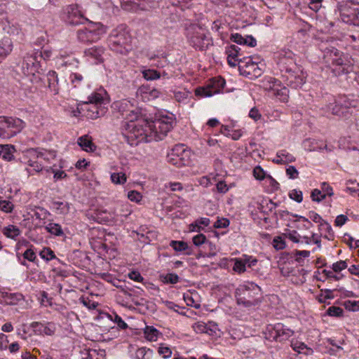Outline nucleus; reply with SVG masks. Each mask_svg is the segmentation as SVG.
<instances>
[{
  "label": "nucleus",
  "mask_w": 359,
  "mask_h": 359,
  "mask_svg": "<svg viewBox=\"0 0 359 359\" xmlns=\"http://www.w3.org/2000/svg\"><path fill=\"white\" fill-rule=\"evenodd\" d=\"M31 327L33 328L39 327V331H41V332L46 334L47 335H51L53 333V330L50 328H49L47 326L43 325V324H41V323H39V322H33L31 324Z\"/></svg>",
  "instance_id": "36"
},
{
  "label": "nucleus",
  "mask_w": 359,
  "mask_h": 359,
  "mask_svg": "<svg viewBox=\"0 0 359 359\" xmlns=\"http://www.w3.org/2000/svg\"><path fill=\"white\" fill-rule=\"evenodd\" d=\"M273 95L279 96L283 101H286L287 100L288 90L285 87L281 88L280 89H273Z\"/></svg>",
  "instance_id": "40"
},
{
  "label": "nucleus",
  "mask_w": 359,
  "mask_h": 359,
  "mask_svg": "<svg viewBox=\"0 0 359 359\" xmlns=\"http://www.w3.org/2000/svg\"><path fill=\"white\" fill-rule=\"evenodd\" d=\"M289 196L297 203H301L303 200L302 192L297 189L292 190L289 194Z\"/></svg>",
  "instance_id": "46"
},
{
  "label": "nucleus",
  "mask_w": 359,
  "mask_h": 359,
  "mask_svg": "<svg viewBox=\"0 0 359 359\" xmlns=\"http://www.w3.org/2000/svg\"><path fill=\"white\" fill-rule=\"evenodd\" d=\"M153 124V128H156V124H158V128L160 129L161 133L166 135L168 132H169L172 128V118H170V123H164L160 121H158L155 123H151Z\"/></svg>",
  "instance_id": "31"
},
{
  "label": "nucleus",
  "mask_w": 359,
  "mask_h": 359,
  "mask_svg": "<svg viewBox=\"0 0 359 359\" xmlns=\"http://www.w3.org/2000/svg\"><path fill=\"white\" fill-rule=\"evenodd\" d=\"M294 161L295 157L292 154L285 150H280L277 152L276 157L273 160V162L276 164L283 165L294 162Z\"/></svg>",
  "instance_id": "16"
},
{
  "label": "nucleus",
  "mask_w": 359,
  "mask_h": 359,
  "mask_svg": "<svg viewBox=\"0 0 359 359\" xmlns=\"http://www.w3.org/2000/svg\"><path fill=\"white\" fill-rule=\"evenodd\" d=\"M179 276L175 273H168L164 276L163 282L165 283L175 284L179 281Z\"/></svg>",
  "instance_id": "45"
},
{
  "label": "nucleus",
  "mask_w": 359,
  "mask_h": 359,
  "mask_svg": "<svg viewBox=\"0 0 359 359\" xmlns=\"http://www.w3.org/2000/svg\"><path fill=\"white\" fill-rule=\"evenodd\" d=\"M49 170H50L52 172L54 173L53 178L55 181L58 180L64 179L67 176L66 172L63 170H55L54 169H53L51 168L49 170H47V171H49Z\"/></svg>",
  "instance_id": "57"
},
{
  "label": "nucleus",
  "mask_w": 359,
  "mask_h": 359,
  "mask_svg": "<svg viewBox=\"0 0 359 359\" xmlns=\"http://www.w3.org/2000/svg\"><path fill=\"white\" fill-rule=\"evenodd\" d=\"M273 245L278 250H283L286 247L285 241L280 236H277L273 238Z\"/></svg>",
  "instance_id": "43"
},
{
  "label": "nucleus",
  "mask_w": 359,
  "mask_h": 359,
  "mask_svg": "<svg viewBox=\"0 0 359 359\" xmlns=\"http://www.w3.org/2000/svg\"><path fill=\"white\" fill-rule=\"evenodd\" d=\"M210 220L209 218L202 217L200 219H198L196 222V224H190L189 231H200L201 229V227L199 226V224L207 226L210 224Z\"/></svg>",
  "instance_id": "27"
},
{
  "label": "nucleus",
  "mask_w": 359,
  "mask_h": 359,
  "mask_svg": "<svg viewBox=\"0 0 359 359\" xmlns=\"http://www.w3.org/2000/svg\"><path fill=\"white\" fill-rule=\"evenodd\" d=\"M13 205L8 201L1 200L0 202V210L5 212H11L13 210Z\"/></svg>",
  "instance_id": "47"
},
{
  "label": "nucleus",
  "mask_w": 359,
  "mask_h": 359,
  "mask_svg": "<svg viewBox=\"0 0 359 359\" xmlns=\"http://www.w3.org/2000/svg\"><path fill=\"white\" fill-rule=\"evenodd\" d=\"M103 53L104 49L102 47L93 46L85 50L84 57H86L88 61H92L94 63L97 64L103 61Z\"/></svg>",
  "instance_id": "15"
},
{
  "label": "nucleus",
  "mask_w": 359,
  "mask_h": 359,
  "mask_svg": "<svg viewBox=\"0 0 359 359\" xmlns=\"http://www.w3.org/2000/svg\"><path fill=\"white\" fill-rule=\"evenodd\" d=\"M82 359H98L97 351L95 349L87 350L83 352Z\"/></svg>",
  "instance_id": "48"
},
{
  "label": "nucleus",
  "mask_w": 359,
  "mask_h": 359,
  "mask_svg": "<svg viewBox=\"0 0 359 359\" xmlns=\"http://www.w3.org/2000/svg\"><path fill=\"white\" fill-rule=\"evenodd\" d=\"M277 329V324L274 326L268 327L267 331L265 332V338L271 341H278V333Z\"/></svg>",
  "instance_id": "30"
},
{
  "label": "nucleus",
  "mask_w": 359,
  "mask_h": 359,
  "mask_svg": "<svg viewBox=\"0 0 359 359\" xmlns=\"http://www.w3.org/2000/svg\"><path fill=\"white\" fill-rule=\"evenodd\" d=\"M110 49L118 53L125 55L131 48L130 43L131 38L126 31V25H120L112 30L109 36Z\"/></svg>",
  "instance_id": "5"
},
{
  "label": "nucleus",
  "mask_w": 359,
  "mask_h": 359,
  "mask_svg": "<svg viewBox=\"0 0 359 359\" xmlns=\"http://www.w3.org/2000/svg\"><path fill=\"white\" fill-rule=\"evenodd\" d=\"M141 197L140 194L136 191H130L128 194V198L132 201H139Z\"/></svg>",
  "instance_id": "64"
},
{
  "label": "nucleus",
  "mask_w": 359,
  "mask_h": 359,
  "mask_svg": "<svg viewBox=\"0 0 359 359\" xmlns=\"http://www.w3.org/2000/svg\"><path fill=\"white\" fill-rule=\"evenodd\" d=\"M71 81L76 87L83 79L81 74L79 73H73L70 76Z\"/></svg>",
  "instance_id": "56"
},
{
  "label": "nucleus",
  "mask_w": 359,
  "mask_h": 359,
  "mask_svg": "<svg viewBox=\"0 0 359 359\" xmlns=\"http://www.w3.org/2000/svg\"><path fill=\"white\" fill-rule=\"evenodd\" d=\"M286 174L289 176L290 179H296L298 177L299 172L294 166L290 165L286 169Z\"/></svg>",
  "instance_id": "55"
},
{
  "label": "nucleus",
  "mask_w": 359,
  "mask_h": 359,
  "mask_svg": "<svg viewBox=\"0 0 359 359\" xmlns=\"http://www.w3.org/2000/svg\"><path fill=\"white\" fill-rule=\"evenodd\" d=\"M111 180L114 184H121L126 181V177L124 173H112L111 175Z\"/></svg>",
  "instance_id": "37"
},
{
  "label": "nucleus",
  "mask_w": 359,
  "mask_h": 359,
  "mask_svg": "<svg viewBox=\"0 0 359 359\" xmlns=\"http://www.w3.org/2000/svg\"><path fill=\"white\" fill-rule=\"evenodd\" d=\"M230 39L232 41L236 43L237 44L244 45L245 38H244L241 34L236 33V34H232L231 35Z\"/></svg>",
  "instance_id": "54"
},
{
  "label": "nucleus",
  "mask_w": 359,
  "mask_h": 359,
  "mask_svg": "<svg viewBox=\"0 0 359 359\" xmlns=\"http://www.w3.org/2000/svg\"><path fill=\"white\" fill-rule=\"evenodd\" d=\"M189 151L186 150L184 144H176L171 150L170 156L175 157L184 156L189 158Z\"/></svg>",
  "instance_id": "23"
},
{
  "label": "nucleus",
  "mask_w": 359,
  "mask_h": 359,
  "mask_svg": "<svg viewBox=\"0 0 359 359\" xmlns=\"http://www.w3.org/2000/svg\"><path fill=\"white\" fill-rule=\"evenodd\" d=\"M15 149L11 144H0V158L2 159L10 161L13 158V153Z\"/></svg>",
  "instance_id": "18"
},
{
  "label": "nucleus",
  "mask_w": 359,
  "mask_h": 359,
  "mask_svg": "<svg viewBox=\"0 0 359 359\" xmlns=\"http://www.w3.org/2000/svg\"><path fill=\"white\" fill-rule=\"evenodd\" d=\"M192 240H193L194 244L196 246L201 245L202 244L205 243L207 241L206 237L202 233H199V234L194 236Z\"/></svg>",
  "instance_id": "50"
},
{
  "label": "nucleus",
  "mask_w": 359,
  "mask_h": 359,
  "mask_svg": "<svg viewBox=\"0 0 359 359\" xmlns=\"http://www.w3.org/2000/svg\"><path fill=\"white\" fill-rule=\"evenodd\" d=\"M235 297L238 305L250 308L261 302L262 290L257 284L252 282H246L239 285L236 289Z\"/></svg>",
  "instance_id": "4"
},
{
  "label": "nucleus",
  "mask_w": 359,
  "mask_h": 359,
  "mask_svg": "<svg viewBox=\"0 0 359 359\" xmlns=\"http://www.w3.org/2000/svg\"><path fill=\"white\" fill-rule=\"evenodd\" d=\"M233 45L230 46L227 48L226 53L227 54V58H230L231 60H234L235 61H238L239 62V60L241 58L236 57V53L233 51Z\"/></svg>",
  "instance_id": "60"
},
{
  "label": "nucleus",
  "mask_w": 359,
  "mask_h": 359,
  "mask_svg": "<svg viewBox=\"0 0 359 359\" xmlns=\"http://www.w3.org/2000/svg\"><path fill=\"white\" fill-rule=\"evenodd\" d=\"M329 108L332 114L346 118V111L344 110L343 107L337 103V100L335 101L334 105L331 104Z\"/></svg>",
  "instance_id": "28"
},
{
  "label": "nucleus",
  "mask_w": 359,
  "mask_h": 359,
  "mask_svg": "<svg viewBox=\"0 0 359 359\" xmlns=\"http://www.w3.org/2000/svg\"><path fill=\"white\" fill-rule=\"evenodd\" d=\"M44 228L48 233L57 236H60L64 234L62 227L59 224L49 223L45 226Z\"/></svg>",
  "instance_id": "24"
},
{
  "label": "nucleus",
  "mask_w": 359,
  "mask_h": 359,
  "mask_svg": "<svg viewBox=\"0 0 359 359\" xmlns=\"http://www.w3.org/2000/svg\"><path fill=\"white\" fill-rule=\"evenodd\" d=\"M323 59L325 63L332 66V72L336 76L347 74L353 69L348 56L333 46L326 47L323 50Z\"/></svg>",
  "instance_id": "3"
},
{
  "label": "nucleus",
  "mask_w": 359,
  "mask_h": 359,
  "mask_svg": "<svg viewBox=\"0 0 359 359\" xmlns=\"http://www.w3.org/2000/svg\"><path fill=\"white\" fill-rule=\"evenodd\" d=\"M225 80L222 77L212 78L203 87H198L195 90V95L199 97H210L219 93L225 86Z\"/></svg>",
  "instance_id": "11"
},
{
  "label": "nucleus",
  "mask_w": 359,
  "mask_h": 359,
  "mask_svg": "<svg viewBox=\"0 0 359 359\" xmlns=\"http://www.w3.org/2000/svg\"><path fill=\"white\" fill-rule=\"evenodd\" d=\"M238 70L241 75L250 78H257L262 74V69L257 62L252 61L250 57H243L238 63Z\"/></svg>",
  "instance_id": "10"
},
{
  "label": "nucleus",
  "mask_w": 359,
  "mask_h": 359,
  "mask_svg": "<svg viewBox=\"0 0 359 359\" xmlns=\"http://www.w3.org/2000/svg\"><path fill=\"white\" fill-rule=\"evenodd\" d=\"M123 116H125V118L128 120L126 123H137L140 118H143L142 117L140 111L135 109L130 110L129 111H126V114H123Z\"/></svg>",
  "instance_id": "22"
},
{
  "label": "nucleus",
  "mask_w": 359,
  "mask_h": 359,
  "mask_svg": "<svg viewBox=\"0 0 359 359\" xmlns=\"http://www.w3.org/2000/svg\"><path fill=\"white\" fill-rule=\"evenodd\" d=\"M284 60L285 58H281L279 62V65L282 71L285 70L287 73L289 74V75L287 76V85L294 89L301 88L305 83V77L302 72H301V75L296 74L295 70L293 69L292 67H289L285 65V62Z\"/></svg>",
  "instance_id": "14"
},
{
  "label": "nucleus",
  "mask_w": 359,
  "mask_h": 359,
  "mask_svg": "<svg viewBox=\"0 0 359 359\" xmlns=\"http://www.w3.org/2000/svg\"><path fill=\"white\" fill-rule=\"evenodd\" d=\"M64 15L65 22L73 26L85 25L88 20L81 13L77 4L67 6L64 10Z\"/></svg>",
  "instance_id": "12"
},
{
  "label": "nucleus",
  "mask_w": 359,
  "mask_h": 359,
  "mask_svg": "<svg viewBox=\"0 0 359 359\" xmlns=\"http://www.w3.org/2000/svg\"><path fill=\"white\" fill-rule=\"evenodd\" d=\"M1 297L4 298L5 302L8 304H16L18 302L23 299V296L20 293H9L1 292Z\"/></svg>",
  "instance_id": "20"
},
{
  "label": "nucleus",
  "mask_w": 359,
  "mask_h": 359,
  "mask_svg": "<svg viewBox=\"0 0 359 359\" xmlns=\"http://www.w3.org/2000/svg\"><path fill=\"white\" fill-rule=\"evenodd\" d=\"M339 17L344 22L359 26V3L355 1H347L340 3L337 6Z\"/></svg>",
  "instance_id": "7"
},
{
  "label": "nucleus",
  "mask_w": 359,
  "mask_h": 359,
  "mask_svg": "<svg viewBox=\"0 0 359 359\" xmlns=\"http://www.w3.org/2000/svg\"><path fill=\"white\" fill-rule=\"evenodd\" d=\"M114 321L117 324L118 327L122 330H125L128 327L127 323L117 314H115Z\"/></svg>",
  "instance_id": "61"
},
{
  "label": "nucleus",
  "mask_w": 359,
  "mask_h": 359,
  "mask_svg": "<svg viewBox=\"0 0 359 359\" xmlns=\"http://www.w3.org/2000/svg\"><path fill=\"white\" fill-rule=\"evenodd\" d=\"M229 220L226 218L219 219L215 222L214 227L216 229L225 228L229 225Z\"/></svg>",
  "instance_id": "53"
},
{
  "label": "nucleus",
  "mask_w": 359,
  "mask_h": 359,
  "mask_svg": "<svg viewBox=\"0 0 359 359\" xmlns=\"http://www.w3.org/2000/svg\"><path fill=\"white\" fill-rule=\"evenodd\" d=\"M128 277L136 282H142L143 280V277L141 276V274L138 271H131L128 274Z\"/></svg>",
  "instance_id": "63"
},
{
  "label": "nucleus",
  "mask_w": 359,
  "mask_h": 359,
  "mask_svg": "<svg viewBox=\"0 0 359 359\" xmlns=\"http://www.w3.org/2000/svg\"><path fill=\"white\" fill-rule=\"evenodd\" d=\"M23 257L24 259L32 262H34L36 259L35 252L31 248L25 250V252L23 253Z\"/></svg>",
  "instance_id": "51"
},
{
  "label": "nucleus",
  "mask_w": 359,
  "mask_h": 359,
  "mask_svg": "<svg viewBox=\"0 0 359 359\" xmlns=\"http://www.w3.org/2000/svg\"><path fill=\"white\" fill-rule=\"evenodd\" d=\"M3 233L8 238H15L20 235V231L14 225H8L4 228Z\"/></svg>",
  "instance_id": "26"
},
{
  "label": "nucleus",
  "mask_w": 359,
  "mask_h": 359,
  "mask_svg": "<svg viewBox=\"0 0 359 359\" xmlns=\"http://www.w3.org/2000/svg\"><path fill=\"white\" fill-rule=\"evenodd\" d=\"M189 92L187 91H178L174 94V97L178 102H180L187 98Z\"/></svg>",
  "instance_id": "59"
},
{
  "label": "nucleus",
  "mask_w": 359,
  "mask_h": 359,
  "mask_svg": "<svg viewBox=\"0 0 359 359\" xmlns=\"http://www.w3.org/2000/svg\"><path fill=\"white\" fill-rule=\"evenodd\" d=\"M321 189L323 194H326V196H332L334 194L332 188L327 182L322 183Z\"/></svg>",
  "instance_id": "62"
},
{
  "label": "nucleus",
  "mask_w": 359,
  "mask_h": 359,
  "mask_svg": "<svg viewBox=\"0 0 359 359\" xmlns=\"http://www.w3.org/2000/svg\"><path fill=\"white\" fill-rule=\"evenodd\" d=\"M311 197L313 201L320 202L326 197V194H322V191L315 189L311 191Z\"/></svg>",
  "instance_id": "39"
},
{
  "label": "nucleus",
  "mask_w": 359,
  "mask_h": 359,
  "mask_svg": "<svg viewBox=\"0 0 359 359\" xmlns=\"http://www.w3.org/2000/svg\"><path fill=\"white\" fill-rule=\"evenodd\" d=\"M143 76L147 80H154L160 78V73L154 69H146L142 72Z\"/></svg>",
  "instance_id": "34"
},
{
  "label": "nucleus",
  "mask_w": 359,
  "mask_h": 359,
  "mask_svg": "<svg viewBox=\"0 0 359 359\" xmlns=\"http://www.w3.org/2000/svg\"><path fill=\"white\" fill-rule=\"evenodd\" d=\"M144 333L145 334L146 338L148 340L152 341L156 340L159 332L152 326H147L144 329Z\"/></svg>",
  "instance_id": "29"
},
{
  "label": "nucleus",
  "mask_w": 359,
  "mask_h": 359,
  "mask_svg": "<svg viewBox=\"0 0 359 359\" xmlns=\"http://www.w3.org/2000/svg\"><path fill=\"white\" fill-rule=\"evenodd\" d=\"M331 268L333 271L338 273L347 268V263L346 261L341 260L334 263Z\"/></svg>",
  "instance_id": "44"
},
{
  "label": "nucleus",
  "mask_w": 359,
  "mask_h": 359,
  "mask_svg": "<svg viewBox=\"0 0 359 359\" xmlns=\"http://www.w3.org/2000/svg\"><path fill=\"white\" fill-rule=\"evenodd\" d=\"M170 163L177 167H182L189 163V158H186L184 156L175 157L170 156Z\"/></svg>",
  "instance_id": "35"
},
{
  "label": "nucleus",
  "mask_w": 359,
  "mask_h": 359,
  "mask_svg": "<svg viewBox=\"0 0 359 359\" xmlns=\"http://www.w3.org/2000/svg\"><path fill=\"white\" fill-rule=\"evenodd\" d=\"M158 352L159 355H162L164 358L170 357L172 354L171 350L167 346H160Z\"/></svg>",
  "instance_id": "58"
},
{
  "label": "nucleus",
  "mask_w": 359,
  "mask_h": 359,
  "mask_svg": "<svg viewBox=\"0 0 359 359\" xmlns=\"http://www.w3.org/2000/svg\"><path fill=\"white\" fill-rule=\"evenodd\" d=\"M327 313L330 316L340 317L343 315V309L338 306H330L327 310Z\"/></svg>",
  "instance_id": "42"
},
{
  "label": "nucleus",
  "mask_w": 359,
  "mask_h": 359,
  "mask_svg": "<svg viewBox=\"0 0 359 359\" xmlns=\"http://www.w3.org/2000/svg\"><path fill=\"white\" fill-rule=\"evenodd\" d=\"M40 257L48 262L56 258L54 252L49 248H44L39 253Z\"/></svg>",
  "instance_id": "32"
},
{
  "label": "nucleus",
  "mask_w": 359,
  "mask_h": 359,
  "mask_svg": "<svg viewBox=\"0 0 359 359\" xmlns=\"http://www.w3.org/2000/svg\"><path fill=\"white\" fill-rule=\"evenodd\" d=\"M25 123L18 118L0 116V137L9 139L19 133Z\"/></svg>",
  "instance_id": "8"
},
{
  "label": "nucleus",
  "mask_w": 359,
  "mask_h": 359,
  "mask_svg": "<svg viewBox=\"0 0 359 359\" xmlns=\"http://www.w3.org/2000/svg\"><path fill=\"white\" fill-rule=\"evenodd\" d=\"M186 36L189 44L201 50L212 45V39L207 36V31L198 24H189L186 27Z\"/></svg>",
  "instance_id": "6"
},
{
  "label": "nucleus",
  "mask_w": 359,
  "mask_h": 359,
  "mask_svg": "<svg viewBox=\"0 0 359 359\" xmlns=\"http://www.w3.org/2000/svg\"><path fill=\"white\" fill-rule=\"evenodd\" d=\"M337 100V103L343 107L344 110L346 111V118L353 113L352 109L355 107V102L354 100H350L345 95L339 97Z\"/></svg>",
  "instance_id": "17"
},
{
  "label": "nucleus",
  "mask_w": 359,
  "mask_h": 359,
  "mask_svg": "<svg viewBox=\"0 0 359 359\" xmlns=\"http://www.w3.org/2000/svg\"><path fill=\"white\" fill-rule=\"evenodd\" d=\"M245 265L246 262L243 259H236L233 270L238 273H243L245 271Z\"/></svg>",
  "instance_id": "38"
},
{
  "label": "nucleus",
  "mask_w": 359,
  "mask_h": 359,
  "mask_svg": "<svg viewBox=\"0 0 359 359\" xmlns=\"http://www.w3.org/2000/svg\"><path fill=\"white\" fill-rule=\"evenodd\" d=\"M153 133V124L145 118H140L137 123H123L122 125V136L131 146L151 142L154 139Z\"/></svg>",
  "instance_id": "1"
},
{
  "label": "nucleus",
  "mask_w": 359,
  "mask_h": 359,
  "mask_svg": "<svg viewBox=\"0 0 359 359\" xmlns=\"http://www.w3.org/2000/svg\"><path fill=\"white\" fill-rule=\"evenodd\" d=\"M109 98L104 90L94 92L88 97V101L78 104L77 111L82 112L90 119H96L104 116L107 111Z\"/></svg>",
  "instance_id": "2"
},
{
  "label": "nucleus",
  "mask_w": 359,
  "mask_h": 359,
  "mask_svg": "<svg viewBox=\"0 0 359 359\" xmlns=\"http://www.w3.org/2000/svg\"><path fill=\"white\" fill-rule=\"evenodd\" d=\"M148 351H151L150 349H146L145 347L140 348L137 350L135 353V357L137 359H149L147 358V354Z\"/></svg>",
  "instance_id": "52"
},
{
  "label": "nucleus",
  "mask_w": 359,
  "mask_h": 359,
  "mask_svg": "<svg viewBox=\"0 0 359 359\" xmlns=\"http://www.w3.org/2000/svg\"><path fill=\"white\" fill-rule=\"evenodd\" d=\"M277 330L278 333V341H283L288 339L294 332L288 328H285L283 324H277Z\"/></svg>",
  "instance_id": "21"
},
{
  "label": "nucleus",
  "mask_w": 359,
  "mask_h": 359,
  "mask_svg": "<svg viewBox=\"0 0 359 359\" xmlns=\"http://www.w3.org/2000/svg\"><path fill=\"white\" fill-rule=\"evenodd\" d=\"M78 144L86 151H93L96 146L92 142V140L88 135H83L78 139Z\"/></svg>",
  "instance_id": "19"
},
{
  "label": "nucleus",
  "mask_w": 359,
  "mask_h": 359,
  "mask_svg": "<svg viewBox=\"0 0 359 359\" xmlns=\"http://www.w3.org/2000/svg\"><path fill=\"white\" fill-rule=\"evenodd\" d=\"M170 245L178 252L186 250L189 248L188 244L184 241H172Z\"/></svg>",
  "instance_id": "33"
},
{
  "label": "nucleus",
  "mask_w": 359,
  "mask_h": 359,
  "mask_svg": "<svg viewBox=\"0 0 359 359\" xmlns=\"http://www.w3.org/2000/svg\"><path fill=\"white\" fill-rule=\"evenodd\" d=\"M53 205L58 214L67 215L69 212V203L68 202L54 201Z\"/></svg>",
  "instance_id": "25"
},
{
  "label": "nucleus",
  "mask_w": 359,
  "mask_h": 359,
  "mask_svg": "<svg viewBox=\"0 0 359 359\" xmlns=\"http://www.w3.org/2000/svg\"><path fill=\"white\" fill-rule=\"evenodd\" d=\"M86 23L87 27L77 31V38L81 42H95L106 32L105 28L100 23H93L89 20Z\"/></svg>",
  "instance_id": "9"
},
{
  "label": "nucleus",
  "mask_w": 359,
  "mask_h": 359,
  "mask_svg": "<svg viewBox=\"0 0 359 359\" xmlns=\"http://www.w3.org/2000/svg\"><path fill=\"white\" fill-rule=\"evenodd\" d=\"M344 307L352 311H356L359 309V301L347 300L344 302Z\"/></svg>",
  "instance_id": "41"
},
{
  "label": "nucleus",
  "mask_w": 359,
  "mask_h": 359,
  "mask_svg": "<svg viewBox=\"0 0 359 359\" xmlns=\"http://www.w3.org/2000/svg\"><path fill=\"white\" fill-rule=\"evenodd\" d=\"M159 0H121V7L128 11H147L155 8Z\"/></svg>",
  "instance_id": "13"
},
{
  "label": "nucleus",
  "mask_w": 359,
  "mask_h": 359,
  "mask_svg": "<svg viewBox=\"0 0 359 359\" xmlns=\"http://www.w3.org/2000/svg\"><path fill=\"white\" fill-rule=\"evenodd\" d=\"M254 177L259 180H262L265 177V172L260 166H256L253 170Z\"/></svg>",
  "instance_id": "49"
}]
</instances>
